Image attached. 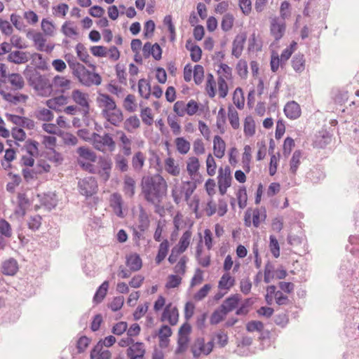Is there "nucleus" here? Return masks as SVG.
Returning <instances> with one entry per match:
<instances>
[{
  "mask_svg": "<svg viewBox=\"0 0 359 359\" xmlns=\"http://www.w3.org/2000/svg\"><path fill=\"white\" fill-rule=\"evenodd\" d=\"M142 52L145 58L152 55L156 60H159L162 57L163 50L158 43L152 45L150 42H146L142 48Z\"/></svg>",
  "mask_w": 359,
  "mask_h": 359,
  "instance_id": "nucleus-6",
  "label": "nucleus"
},
{
  "mask_svg": "<svg viewBox=\"0 0 359 359\" xmlns=\"http://www.w3.org/2000/svg\"><path fill=\"white\" fill-rule=\"evenodd\" d=\"M97 101L100 104L102 103L105 107L104 109H107L109 111L117 107L114 100L108 94L99 93Z\"/></svg>",
  "mask_w": 359,
  "mask_h": 359,
  "instance_id": "nucleus-21",
  "label": "nucleus"
},
{
  "mask_svg": "<svg viewBox=\"0 0 359 359\" xmlns=\"http://www.w3.org/2000/svg\"><path fill=\"white\" fill-rule=\"evenodd\" d=\"M39 74L40 73L35 68L29 67L28 65L23 72L24 76L27 80L29 86L32 87L35 83Z\"/></svg>",
  "mask_w": 359,
  "mask_h": 359,
  "instance_id": "nucleus-28",
  "label": "nucleus"
},
{
  "mask_svg": "<svg viewBox=\"0 0 359 359\" xmlns=\"http://www.w3.org/2000/svg\"><path fill=\"white\" fill-rule=\"evenodd\" d=\"M233 20H234V18L232 14H231V13L225 14L223 16L222 20L221 22L222 29L224 32L229 31L233 27Z\"/></svg>",
  "mask_w": 359,
  "mask_h": 359,
  "instance_id": "nucleus-52",
  "label": "nucleus"
},
{
  "mask_svg": "<svg viewBox=\"0 0 359 359\" xmlns=\"http://www.w3.org/2000/svg\"><path fill=\"white\" fill-rule=\"evenodd\" d=\"M145 157L142 151H137L132 158V165L135 170H140L144 164Z\"/></svg>",
  "mask_w": 359,
  "mask_h": 359,
  "instance_id": "nucleus-41",
  "label": "nucleus"
},
{
  "mask_svg": "<svg viewBox=\"0 0 359 359\" xmlns=\"http://www.w3.org/2000/svg\"><path fill=\"white\" fill-rule=\"evenodd\" d=\"M201 242H202V240L201 239L199 241V243L198 244V245L196 247V259L198 260V264L200 265H201L203 267H208L210 264V257L207 256L203 258L201 257V255L202 253V247L201 245Z\"/></svg>",
  "mask_w": 359,
  "mask_h": 359,
  "instance_id": "nucleus-45",
  "label": "nucleus"
},
{
  "mask_svg": "<svg viewBox=\"0 0 359 359\" xmlns=\"http://www.w3.org/2000/svg\"><path fill=\"white\" fill-rule=\"evenodd\" d=\"M291 62L292 68L295 72H302L304 71L305 67V60L303 54L298 53L294 55Z\"/></svg>",
  "mask_w": 359,
  "mask_h": 359,
  "instance_id": "nucleus-29",
  "label": "nucleus"
},
{
  "mask_svg": "<svg viewBox=\"0 0 359 359\" xmlns=\"http://www.w3.org/2000/svg\"><path fill=\"white\" fill-rule=\"evenodd\" d=\"M76 51L78 57L84 63L87 64L90 67L93 69H95V65L88 63V58L90 57L86 47L81 43H79L76 46Z\"/></svg>",
  "mask_w": 359,
  "mask_h": 359,
  "instance_id": "nucleus-24",
  "label": "nucleus"
},
{
  "mask_svg": "<svg viewBox=\"0 0 359 359\" xmlns=\"http://www.w3.org/2000/svg\"><path fill=\"white\" fill-rule=\"evenodd\" d=\"M269 248L273 256L278 258L280 256V246L277 238L273 235L269 237Z\"/></svg>",
  "mask_w": 359,
  "mask_h": 359,
  "instance_id": "nucleus-56",
  "label": "nucleus"
},
{
  "mask_svg": "<svg viewBox=\"0 0 359 359\" xmlns=\"http://www.w3.org/2000/svg\"><path fill=\"white\" fill-rule=\"evenodd\" d=\"M138 225L137 229L141 232H144L149 226V220L148 216L143 212L141 211L138 217Z\"/></svg>",
  "mask_w": 359,
  "mask_h": 359,
  "instance_id": "nucleus-54",
  "label": "nucleus"
},
{
  "mask_svg": "<svg viewBox=\"0 0 359 359\" xmlns=\"http://www.w3.org/2000/svg\"><path fill=\"white\" fill-rule=\"evenodd\" d=\"M113 111H109L107 109H102V115L108 122L114 126H118L119 123L123 120V112L120 109L116 107Z\"/></svg>",
  "mask_w": 359,
  "mask_h": 359,
  "instance_id": "nucleus-7",
  "label": "nucleus"
},
{
  "mask_svg": "<svg viewBox=\"0 0 359 359\" xmlns=\"http://www.w3.org/2000/svg\"><path fill=\"white\" fill-rule=\"evenodd\" d=\"M35 116L38 120L48 122L53 119L54 115L50 109L43 108L36 111Z\"/></svg>",
  "mask_w": 359,
  "mask_h": 359,
  "instance_id": "nucleus-50",
  "label": "nucleus"
},
{
  "mask_svg": "<svg viewBox=\"0 0 359 359\" xmlns=\"http://www.w3.org/2000/svg\"><path fill=\"white\" fill-rule=\"evenodd\" d=\"M126 264L130 271H137L142 268V262L138 254L132 253L126 257Z\"/></svg>",
  "mask_w": 359,
  "mask_h": 359,
  "instance_id": "nucleus-15",
  "label": "nucleus"
},
{
  "mask_svg": "<svg viewBox=\"0 0 359 359\" xmlns=\"http://www.w3.org/2000/svg\"><path fill=\"white\" fill-rule=\"evenodd\" d=\"M39 142L36 140L28 139L25 142V147L27 154L31 156H39Z\"/></svg>",
  "mask_w": 359,
  "mask_h": 359,
  "instance_id": "nucleus-36",
  "label": "nucleus"
},
{
  "mask_svg": "<svg viewBox=\"0 0 359 359\" xmlns=\"http://www.w3.org/2000/svg\"><path fill=\"white\" fill-rule=\"evenodd\" d=\"M200 164L198 158L191 157L187 163V168L189 174L191 176L194 175L199 169Z\"/></svg>",
  "mask_w": 359,
  "mask_h": 359,
  "instance_id": "nucleus-59",
  "label": "nucleus"
},
{
  "mask_svg": "<svg viewBox=\"0 0 359 359\" xmlns=\"http://www.w3.org/2000/svg\"><path fill=\"white\" fill-rule=\"evenodd\" d=\"M238 203L241 209H243L247 205L248 196L246 188L243 186L239 188L237 194Z\"/></svg>",
  "mask_w": 359,
  "mask_h": 359,
  "instance_id": "nucleus-51",
  "label": "nucleus"
},
{
  "mask_svg": "<svg viewBox=\"0 0 359 359\" xmlns=\"http://www.w3.org/2000/svg\"><path fill=\"white\" fill-rule=\"evenodd\" d=\"M301 155L302 153L300 150L294 151V152L292 154V158L290 160V170L291 173H292L293 175L296 174L298 167L300 164Z\"/></svg>",
  "mask_w": 359,
  "mask_h": 359,
  "instance_id": "nucleus-48",
  "label": "nucleus"
},
{
  "mask_svg": "<svg viewBox=\"0 0 359 359\" xmlns=\"http://www.w3.org/2000/svg\"><path fill=\"white\" fill-rule=\"evenodd\" d=\"M0 95L3 96L5 100L13 104H16L19 102H25L28 99V96L24 94L13 95L10 93L0 92Z\"/></svg>",
  "mask_w": 359,
  "mask_h": 359,
  "instance_id": "nucleus-30",
  "label": "nucleus"
},
{
  "mask_svg": "<svg viewBox=\"0 0 359 359\" xmlns=\"http://www.w3.org/2000/svg\"><path fill=\"white\" fill-rule=\"evenodd\" d=\"M181 282L182 278L178 275H169L168 278V281L165 284V287L168 289L177 287L181 284Z\"/></svg>",
  "mask_w": 359,
  "mask_h": 359,
  "instance_id": "nucleus-61",
  "label": "nucleus"
},
{
  "mask_svg": "<svg viewBox=\"0 0 359 359\" xmlns=\"http://www.w3.org/2000/svg\"><path fill=\"white\" fill-rule=\"evenodd\" d=\"M8 81L16 90L22 89L25 82L22 76L18 73H12L8 76Z\"/></svg>",
  "mask_w": 359,
  "mask_h": 359,
  "instance_id": "nucleus-34",
  "label": "nucleus"
},
{
  "mask_svg": "<svg viewBox=\"0 0 359 359\" xmlns=\"http://www.w3.org/2000/svg\"><path fill=\"white\" fill-rule=\"evenodd\" d=\"M177 151L181 154H186L190 149V143L184 137H177L175 140Z\"/></svg>",
  "mask_w": 359,
  "mask_h": 359,
  "instance_id": "nucleus-49",
  "label": "nucleus"
},
{
  "mask_svg": "<svg viewBox=\"0 0 359 359\" xmlns=\"http://www.w3.org/2000/svg\"><path fill=\"white\" fill-rule=\"evenodd\" d=\"M78 187L80 194L86 198L95 194L98 190L97 182L94 177H87L79 180Z\"/></svg>",
  "mask_w": 359,
  "mask_h": 359,
  "instance_id": "nucleus-4",
  "label": "nucleus"
},
{
  "mask_svg": "<svg viewBox=\"0 0 359 359\" xmlns=\"http://www.w3.org/2000/svg\"><path fill=\"white\" fill-rule=\"evenodd\" d=\"M79 70H74V76L78 78L80 83L83 85L90 87L93 84L99 86L102 83V78L98 73L90 72L84 65H81Z\"/></svg>",
  "mask_w": 359,
  "mask_h": 359,
  "instance_id": "nucleus-2",
  "label": "nucleus"
},
{
  "mask_svg": "<svg viewBox=\"0 0 359 359\" xmlns=\"http://www.w3.org/2000/svg\"><path fill=\"white\" fill-rule=\"evenodd\" d=\"M233 102L238 109H242L244 107L245 98L241 88H236L233 95Z\"/></svg>",
  "mask_w": 359,
  "mask_h": 359,
  "instance_id": "nucleus-38",
  "label": "nucleus"
},
{
  "mask_svg": "<svg viewBox=\"0 0 359 359\" xmlns=\"http://www.w3.org/2000/svg\"><path fill=\"white\" fill-rule=\"evenodd\" d=\"M191 237V232L189 230L186 231L182 234V237L180 239V241L175 247L184 252L187 248L189 247L190 243V238Z\"/></svg>",
  "mask_w": 359,
  "mask_h": 359,
  "instance_id": "nucleus-42",
  "label": "nucleus"
},
{
  "mask_svg": "<svg viewBox=\"0 0 359 359\" xmlns=\"http://www.w3.org/2000/svg\"><path fill=\"white\" fill-rule=\"evenodd\" d=\"M236 70L238 72V74L243 79H245L248 76V64L247 62L241 59L238 60L237 65H236Z\"/></svg>",
  "mask_w": 359,
  "mask_h": 359,
  "instance_id": "nucleus-63",
  "label": "nucleus"
},
{
  "mask_svg": "<svg viewBox=\"0 0 359 359\" xmlns=\"http://www.w3.org/2000/svg\"><path fill=\"white\" fill-rule=\"evenodd\" d=\"M123 200L121 196L118 193H114L111 195V206L116 212L117 216L123 217L122 212Z\"/></svg>",
  "mask_w": 359,
  "mask_h": 359,
  "instance_id": "nucleus-22",
  "label": "nucleus"
},
{
  "mask_svg": "<svg viewBox=\"0 0 359 359\" xmlns=\"http://www.w3.org/2000/svg\"><path fill=\"white\" fill-rule=\"evenodd\" d=\"M138 91L140 95L144 99H149L151 95V85L145 79H141L138 81Z\"/></svg>",
  "mask_w": 359,
  "mask_h": 359,
  "instance_id": "nucleus-25",
  "label": "nucleus"
},
{
  "mask_svg": "<svg viewBox=\"0 0 359 359\" xmlns=\"http://www.w3.org/2000/svg\"><path fill=\"white\" fill-rule=\"evenodd\" d=\"M18 207L21 211L22 215H25V210L29 205V200L25 193H18Z\"/></svg>",
  "mask_w": 359,
  "mask_h": 359,
  "instance_id": "nucleus-44",
  "label": "nucleus"
},
{
  "mask_svg": "<svg viewBox=\"0 0 359 359\" xmlns=\"http://www.w3.org/2000/svg\"><path fill=\"white\" fill-rule=\"evenodd\" d=\"M240 301L241 297L238 294H232L224 301L220 308L223 309L224 313H228L237 308Z\"/></svg>",
  "mask_w": 359,
  "mask_h": 359,
  "instance_id": "nucleus-13",
  "label": "nucleus"
},
{
  "mask_svg": "<svg viewBox=\"0 0 359 359\" xmlns=\"http://www.w3.org/2000/svg\"><path fill=\"white\" fill-rule=\"evenodd\" d=\"M227 313H224L223 309L220 306L216 309L211 315L210 323L211 325H217L220 323Z\"/></svg>",
  "mask_w": 359,
  "mask_h": 359,
  "instance_id": "nucleus-53",
  "label": "nucleus"
},
{
  "mask_svg": "<svg viewBox=\"0 0 359 359\" xmlns=\"http://www.w3.org/2000/svg\"><path fill=\"white\" fill-rule=\"evenodd\" d=\"M72 98L77 104L83 108V115L87 116L90 111L88 95L87 93H82L79 89H76L72 91Z\"/></svg>",
  "mask_w": 359,
  "mask_h": 359,
  "instance_id": "nucleus-5",
  "label": "nucleus"
},
{
  "mask_svg": "<svg viewBox=\"0 0 359 359\" xmlns=\"http://www.w3.org/2000/svg\"><path fill=\"white\" fill-rule=\"evenodd\" d=\"M246 39L247 35L245 32L241 33L236 36L232 43L231 53L236 58H238L241 55Z\"/></svg>",
  "mask_w": 359,
  "mask_h": 359,
  "instance_id": "nucleus-8",
  "label": "nucleus"
},
{
  "mask_svg": "<svg viewBox=\"0 0 359 359\" xmlns=\"http://www.w3.org/2000/svg\"><path fill=\"white\" fill-rule=\"evenodd\" d=\"M40 197L41 205L48 210L54 209L57 205V195L54 192L44 193L43 196L38 195Z\"/></svg>",
  "mask_w": 359,
  "mask_h": 359,
  "instance_id": "nucleus-12",
  "label": "nucleus"
},
{
  "mask_svg": "<svg viewBox=\"0 0 359 359\" xmlns=\"http://www.w3.org/2000/svg\"><path fill=\"white\" fill-rule=\"evenodd\" d=\"M263 329L264 323L259 320H251L246 324V330L250 332L255 331L262 332Z\"/></svg>",
  "mask_w": 359,
  "mask_h": 359,
  "instance_id": "nucleus-64",
  "label": "nucleus"
},
{
  "mask_svg": "<svg viewBox=\"0 0 359 359\" xmlns=\"http://www.w3.org/2000/svg\"><path fill=\"white\" fill-rule=\"evenodd\" d=\"M91 339L86 336H81L79 338L76 342V348L79 353L85 351L86 348L89 346Z\"/></svg>",
  "mask_w": 359,
  "mask_h": 359,
  "instance_id": "nucleus-60",
  "label": "nucleus"
},
{
  "mask_svg": "<svg viewBox=\"0 0 359 359\" xmlns=\"http://www.w3.org/2000/svg\"><path fill=\"white\" fill-rule=\"evenodd\" d=\"M18 271V262L14 258H10L2 263L1 272L6 276H14Z\"/></svg>",
  "mask_w": 359,
  "mask_h": 359,
  "instance_id": "nucleus-14",
  "label": "nucleus"
},
{
  "mask_svg": "<svg viewBox=\"0 0 359 359\" xmlns=\"http://www.w3.org/2000/svg\"><path fill=\"white\" fill-rule=\"evenodd\" d=\"M28 57L25 52L15 50L11 52L7 57V60L14 64H22L28 61Z\"/></svg>",
  "mask_w": 359,
  "mask_h": 359,
  "instance_id": "nucleus-19",
  "label": "nucleus"
},
{
  "mask_svg": "<svg viewBox=\"0 0 359 359\" xmlns=\"http://www.w3.org/2000/svg\"><path fill=\"white\" fill-rule=\"evenodd\" d=\"M225 149V142L220 136L215 135L213 139V151L215 156L218 158H222L224 155Z\"/></svg>",
  "mask_w": 359,
  "mask_h": 359,
  "instance_id": "nucleus-18",
  "label": "nucleus"
},
{
  "mask_svg": "<svg viewBox=\"0 0 359 359\" xmlns=\"http://www.w3.org/2000/svg\"><path fill=\"white\" fill-rule=\"evenodd\" d=\"M142 194L144 199L155 206H159L167 194L168 185L160 174L146 175L141 180Z\"/></svg>",
  "mask_w": 359,
  "mask_h": 359,
  "instance_id": "nucleus-1",
  "label": "nucleus"
},
{
  "mask_svg": "<svg viewBox=\"0 0 359 359\" xmlns=\"http://www.w3.org/2000/svg\"><path fill=\"white\" fill-rule=\"evenodd\" d=\"M140 126V121L136 115L130 116L124 122V129L130 133L133 129L138 128Z\"/></svg>",
  "mask_w": 359,
  "mask_h": 359,
  "instance_id": "nucleus-39",
  "label": "nucleus"
},
{
  "mask_svg": "<svg viewBox=\"0 0 359 359\" xmlns=\"http://www.w3.org/2000/svg\"><path fill=\"white\" fill-rule=\"evenodd\" d=\"M217 178L219 193L221 195H224L226 193L227 189L231 184L232 179L223 177V168L222 167L219 169V175Z\"/></svg>",
  "mask_w": 359,
  "mask_h": 359,
  "instance_id": "nucleus-20",
  "label": "nucleus"
},
{
  "mask_svg": "<svg viewBox=\"0 0 359 359\" xmlns=\"http://www.w3.org/2000/svg\"><path fill=\"white\" fill-rule=\"evenodd\" d=\"M91 141L94 148L98 151H103L104 147L107 146L110 151L115 149V142L109 133H105L103 136L98 133H93L91 136Z\"/></svg>",
  "mask_w": 359,
  "mask_h": 359,
  "instance_id": "nucleus-3",
  "label": "nucleus"
},
{
  "mask_svg": "<svg viewBox=\"0 0 359 359\" xmlns=\"http://www.w3.org/2000/svg\"><path fill=\"white\" fill-rule=\"evenodd\" d=\"M228 117L231 127L238 129L240 126L238 114L232 105L228 107Z\"/></svg>",
  "mask_w": 359,
  "mask_h": 359,
  "instance_id": "nucleus-31",
  "label": "nucleus"
},
{
  "mask_svg": "<svg viewBox=\"0 0 359 359\" xmlns=\"http://www.w3.org/2000/svg\"><path fill=\"white\" fill-rule=\"evenodd\" d=\"M285 28V22L279 23L277 19H272L270 25V33L274 37L275 41H278L283 36Z\"/></svg>",
  "mask_w": 359,
  "mask_h": 359,
  "instance_id": "nucleus-9",
  "label": "nucleus"
},
{
  "mask_svg": "<svg viewBox=\"0 0 359 359\" xmlns=\"http://www.w3.org/2000/svg\"><path fill=\"white\" fill-rule=\"evenodd\" d=\"M205 348V340L203 337L197 338L191 346V352L194 358H198L201 353L203 354Z\"/></svg>",
  "mask_w": 359,
  "mask_h": 359,
  "instance_id": "nucleus-33",
  "label": "nucleus"
},
{
  "mask_svg": "<svg viewBox=\"0 0 359 359\" xmlns=\"http://www.w3.org/2000/svg\"><path fill=\"white\" fill-rule=\"evenodd\" d=\"M77 153L80 158L95 163L97 160L96 154L90 149L85 147H80L77 149Z\"/></svg>",
  "mask_w": 359,
  "mask_h": 359,
  "instance_id": "nucleus-26",
  "label": "nucleus"
},
{
  "mask_svg": "<svg viewBox=\"0 0 359 359\" xmlns=\"http://www.w3.org/2000/svg\"><path fill=\"white\" fill-rule=\"evenodd\" d=\"M53 83L56 87L65 88L60 90L62 93H64L65 90L69 89L71 81L63 76L57 75L53 78Z\"/></svg>",
  "mask_w": 359,
  "mask_h": 359,
  "instance_id": "nucleus-43",
  "label": "nucleus"
},
{
  "mask_svg": "<svg viewBox=\"0 0 359 359\" xmlns=\"http://www.w3.org/2000/svg\"><path fill=\"white\" fill-rule=\"evenodd\" d=\"M135 185L136 182L133 177L128 175L125 176L123 180V191L127 197L132 198L134 196L135 193Z\"/></svg>",
  "mask_w": 359,
  "mask_h": 359,
  "instance_id": "nucleus-17",
  "label": "nucleus"
},
{
  "mask_svg": "<svg viewBox=\"0 0 359 359\" xmlns=\"http://www.w3.org/2000/svg\"><path fill=\"white\" fill-rule=\"evenodd\" d=\"M204 78V69L200 65H196L194 69V80L196 85H200Z\"/></svg>",
  "mask_w": 359,
  "mask_h": 359,
  "instance_id": "nucleus-58",
  "label": "nucleus"
},
{
  "mask_svg": "<svg viewBox=\"0 0 359 359\" xmlns=\"http://www.w3.org/2000/svg\"><path fill=\"white\" fill-rule=\"evenodd\" d=\"M165 170L173 176H177L180 174V168L175 165V161L172 158H168L165 160Z\"/></svg>",
  "mask_w": 359,
  "mask_h": 359,
  "instance_id": "nucleus-57",
  "label": "nucleus"
},
{
  "mask_svg": "<svg viewBox=\"0 0 359 359\" xmlns=\"http://www.w3.org/2000/svg\"><path fill=\"white\" fill-rule=\"evenodd\" d=\"M254 304L252 298L245 299L241 304V305L236 309V314L237 316H245L249 312V308Z\"/></svg>",
  "mask_w": 359,
  "mask_h": 359,
  "instance_id": "nucleus-46",
  "label": "nucleus"
},
{
  "mask_svg": "<svg viewBox=\"0 0 359 359\" xmlns=\"http://www.w3.org/2000/svg\"><path fill=\"white\" fill-rule=\"evenodd\" d=\"M144 346L142 342H133L132 346L128 348H131L133 350L132 353L134 356H136L137 358L144 359V355L145 354V349Z\"/></svg>",
  "mask_w": 359,
  "mask_h": 359,
  "instance_id": "nucleus-47",
  "label": "nucleus"
},
{
  "mask_svg": "<svg viewBox=\"0 0 359 359\" xmlns=\"http://www.w3.org/2000/svg\"><path fill=\"white\" fill-rule=\"evenodd\" d=\"M32 87L36 90H44L46 88H52V85L49 83V80L45 76L39 74L38 79Z\"/></svg>",
  "mask_w": 359,
  "mask_h": 359,
  "instance_id": "nucleus-32",
  "label": "nucleus"
},
{
  "mask_svg": "<svg viewBox=\"0 0 359 359\" xmlns=\"http://www.w3.org/2000/svg\"><path fill=\"white\" fill-rule=\"evenodd\" d=\"M90 359H110L111 353L109 350H104L102 344H96L90 351Z\"/></svg>",
  "mask_w": 359,
  "mask_h": 359,
  "instance_id": "nucleus-16",
  "label": "nucleus"
},
{
  "mask_svg": "<svg viewBox=\"0 0 359 359\" xmlns=\"http://www.w3.org/2000/svg\"><path fill=\"white\" fill-rule=\"evenodd\" d=\"M251 147L246 145L244 147V153L242 156L243 168L245 172L248 173L250 171V161H251Z\"/></svg>",
  "mask_w": 359,
  "mask_h": 359,
  "instance_id": "nucleus-35",
  "label": "nucleus"
},
{
  "mask_svg": "<svg viewBox=\"0 0 359 359\" xmlns=\"http://www.w3.org/2000/svg\"><path fill=\"white\" fill-rule=\"evenodd\" d=\"M171 304L167 305L161 315V320L165 321L168 320L171 325H175L178 321V310L176 307H173L170 309Z\"/></svg>",
  "mask_w": 359,
  "mask_h": 359,
  "instance_id": "nucleus-10",
  "label": "nucleus"
},
{
  "mask_svg": "<svg viewBox=\"0 0 359 359\" xmlns=\"http://www.w3.org/2000/svg\"><path fill=\"white\" fill-rule=\"evenodd\" d=\"M244 133L246 136L252 137L255 133V123L251 116L245 118L244 121Z\"/></svg>",
  "mask_w": 359,
  "mask_h": 359,
  "instance_id": "nucleus-37",
  "label": "nucleus"
},
{
  "mask_svg": "<svg viewBox=\"0 0 359 359\" xmlns=\"http://www.w3.org/2000/svg\"><path fill=\"white\" fill-rule=\"evenodd\" d=\"M189 341V336L178 335L177 346L175 350V354H180L184 353L187 349Z\"/></svg>",
  "mask_w": 359,
  "mask_h": 359,
  "instance_id": "nucleus-40",
  "label": "nucleus"
},
{
  "mask_svg": "<svg viewBox=\"0 0 359 359\" xmlns=\"http://www.w3.org/2000/svg\"><path fill=\"white\" fill-rule=\"evenodd\" d=\"M109 287L108 281H104L101 285L99 286L93 297V302L98 304L104 299Z\"/></svg>",
  "mask_w": 359,
  "mask_h": 359,
  "instance_id": "nucleus-23",
  "label": "nucleus"
},
{
  "mask_svg": "<svg viewBox=\"0 0 359 359\" xmlns=\"http://www.w3.org/2000/svg\"><path fill=\"white\" fill-rule=\"evenodd\" d=\"M332 135L327 131L323 132L316 140V145L320 148H325L331 142Z\"/></svg>",
  "mask_w": 359,
  "mask_h": 359,
  "instance_id": "nucleus-62",
  "label": "nucleus"
},
{
  "mask_svg": "<svg viewBox=\"0 0 359 359\" xmlns=\"http://www.w3.org/2000/svg\"><path fill=\"white\" fill-rule=\"evenodd\" d=\"M235 284V278L229 275V273H226L221 277L218 287L221 290H229Z\"/></svg>",
  "mask_w": 359,
  "mask_h": 359,
  "instance_id": "nucleus-27",
  "label": "nucleus"
},
{
  "mask_svg": "<svg viewBox=\"0 0 359 359\" xmlns=\"http://www.w3.org/2000/svg\"><path fill=\"white\" fill-rule=\"evenodd\" d=\"M284 113L287 118L297 119L301 116L300 106L295 101L288 102L284 107Z\"/></svg>",
  "mask_w": 359,
  "mask_h": 359,
  "instance_id": "nucleus-11",
  "label": "nucleus"
},
{
  "mask_svg": "<svg viewBox=\"0 0 359 359\" xmlns=\"http://www.w3.org/2000/svg\"><path fill=\"white\" fill-rule=\"evenodd\" d=\"M226 123V112L224 108H220L217 117L216 126L219 130L221 134H224L225 132L224 125Z\"/></svg>",
  "mask_w": 359,
  "mask_h": 359,
  "instance_id": "nucleus-55",
  "label": "nucleus"
}]
</instances>
